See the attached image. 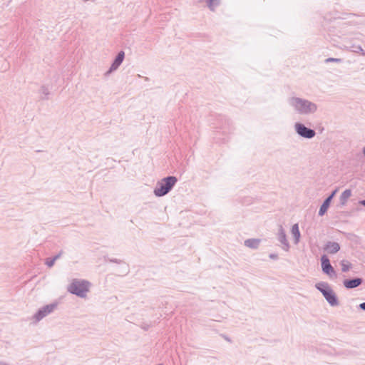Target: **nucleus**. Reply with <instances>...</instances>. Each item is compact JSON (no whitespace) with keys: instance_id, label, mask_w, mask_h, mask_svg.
<instances>
[{"instance_id":"3","label":"nucleus","mask_w":365,"mask_h":365,"mask_svg":"<svg viewBox=\"0 0 365 365\" xmlns=\"http://www.w3.org/2000/svg\"><path fill=\"white\" fill-rule=\"evenodd\" d=\"M90 285L91 283L87 280L73 279L68 285L67 290L71 294L84 298L86 297L87 292H89Z\"/></svg>"},{"instance_id":"20","label":"nucleus","mask_w":365,"mask_h":365,"mask_svg":"<svg viewBox=\"0 0 365 365\" xmlns=\"http://www.w3.org/2000/svg\"><path fill=\"white\" fill-rule=\"evenodd\" d=\"M105 260L108 261L110 262H114V263H118V264H120L123 262L120 259H118L115 258H109L108 257H105Z\"/></svg>"},{"instance_id":"4","label":"nucleus","mask_w":365,"mask_h":365,"mask_svg":"<svg viewBox=\"0 0 365 365\" xmlns=\"http://www.w3.org/2000/svg\"><path fill=\"white\" fill-rule=\"evenodd\" d=\"M315 287L324 296L327 302L331 307H336L339 304V300L335 292L331 288L329 284L325 282H320L315 284Z\"/></svg>"},{"instance_id":"25","label":"nucleus","mask_w":365,"mask_h":365,"mask_svg":"<svg viewBox=\"0 0 365 365\" xmlns=\"http://www.w3.org/2000/svg\"><path fill=\"white\" fill-rule=\"evenodd\" d=\"M63 253V251H61L58 254H57L56 255H55L53 259H54V261L56 262L58 259H59Z\"/></svg>"},{"instance_id":"11","label":"nucleus","mask_w":365,"mask_h":365,"mask_svg":"<svg viewBox=\"0 0 365 365\" xmlns=\"http://www.w3.org/2000/svg\"><path fill=\"white\" fill-rule=\"evenodd\" d=\"M324 250L329 254H336L340 250V245L336 242H328L324 247Z\"/></svg>"},{"instance_id":"27","label":"nucleus","mask_w":365,"mask_h":365,"mask_svg":"<svg viewBox=\"0 0 365 365\" xmlns=\"http://www.w3.org/2000/svg\"><path fill=\"white\" fill-rule=\"evenodd\" d=\"M359 204L365 207V199L359 200Z\"/></svg>"},{"instance_id":"30","label":"nucleus","mask_w":365,"mask_h":365,"mask_svg":"<svg viewBox=\"0 0 365 365\" xmlns=\"http://www.w3.org/2000/svg\"><path fill=\"white\" fill-rule=\"evenodd\" d=\"M225 339H226V340H227V341H230V340L228 338H227V337L225 338Z\"/></svg>"},{"instance_id":"24","label":"nucleus","mask_w":365,"mask_h":365,"mask_svg":"<svg viewBox=\"0 0 365 365\" xmlns=\"http://www.w3.org/2000/svg\"><path fill=\"white\" fill-rule=\"evenodd\" d=\"M337 192V190H334L330 195H329L327 198H330L329 200L331 201V200L333 199V197H334V195H336Z\"/></svg>"},{"instance_id":"17","label":"nucleus","mask_w":365,"mask_h":365,"mask_svg":"<svg viewBox=\"0 0 365 365\" xmlns=\"http://www.w3.org/2000/svg\"><path fill=\"white\" fill-rule=\"evenodd\" d=\"M340 264L341 266V271L343 272H346L349 271L351 267V264L348 261H346V260L341 261Z\"/></svg>"},{"instance_id":"19","label":"nucleus","mask_w":365,"mask_h":365,"mask_svg":"<svg viewBox=\"0 0 365 365\" xmlns=\"http://www.w3.org/2000/svg\"><path fill=\"white\" fill-rule=\"evenodd\" d=\"M331 62L341 63V62H342V59L338 58H331V57L325 59V63H331Z\"/></svg>"},{"instance_id":"29","label":"nucleus","mask_w":365,"mask_h":365,"mask_svg":"<svg viewBox=\"0 0 365 365\" xmlns=\"http://www.w3.org/2000/svg\"><path fill=\"white\" fill-rule=\"evenodd\" d=\"M143 329H145V330H147V329H148V326H145V327H143Z\"/></svg>"},{"instance_id":"2","label":"nucleus","mask_w":365,"mask_h":365,"mask_svg":"<svg viewBox=\"0 0 365 365\" xmlns=\"http://www.w3.org/2000/svg\"><path fill=\"white\" fill-rule=\"evenodd\" d=\"M178 179L175 176H168L158 182L154 189V195L157 197H163L167 195L175 186Z\"/></svg>"},{"instance_id":"28","label":"nucleus","mask_w":365,"mask_h":365,"mask_svg":"<svg viewBox=\"0 0 365 365\" xmlns=\"http://www.w3.org/2000/svg\"><path fill=\"white\" fill-rule=\"evenodd\" d=\"M362 153H363L364 156L365 157V146L363 148Z\"/></svg>"},{"instance_id":"6","label":"nucleus","mask_w":365,"mask_h":365,"mask_svg":"<svg viewBox=\"0 0 365 365\" xmlns=\"http://www.w3.org/2000/svg\"><path fill=\"white\" fill-rule=\"evenodd\" d=\"M56 307L57 303H52L43 306L38 310V312L34 315L33 318L35 319L36 322H38L45 317L53 312Z\"/></svg>"},{"instance_id":"21","label":"nucleus","mask_w":365,"mask_h":365,"mask_svg":"<svg viewBox=\"0 0 365 365\" xmlns=\"http://www.w3.org/2000/svg\"><path fill=\"white\" fill-rule=\"evenodd\" d=\"M40 92L43 94L45 96H48L50 93L48 88H46V86H41V89H40Z\"/></svg>"},{"instance_id":"14","label":"nucleus","mask_w":365,"mask_h":365,"mask_svg":"<svg viewBox=\"0 0 365 365\" xmlns=\"http://www.w3.org/2000/svg\"><path fill=\"white\" fill-rule=\"evenodd\" d=\"M329 199L330 198H326L324 200L322 205L320 206L319 213H318L319 216H323L327 212V211L330 205V203L331 202Z\"/></svg>"},{"instance_id":"26","label":"nucleus","mask_w":365,"mask_h":365,"mask_svg":"<svg viewBox=\"0 0 365 365\" xmlns=\"http://www.w3.org/2000/svg\"><path fill=\"white\" fill-rule=\"evenodd\" d=\"M359 308L364 311H365V302L361 303L359 304Z\"/></svg>"},{"instance_id":"22","label":"nucleus","mask_w":365,"mask_h":365,"mask_svg":"<svg viewBox=\"0 0 365 365\" xmlns=\"http://www.w3.org/2000/svg\"><path fill=\"white\" fill-rule=\"evenodd\" d=\"M55 263V261L53 258H47L46 259V264L48 267H51L53 266Z\"/></svg>"},{"instance_id":"18","label":"nucleus","mask_w":365,"mask_h":365,"mask_svg":"<svg viewBox=\"0 0 365 365\" xmlns=\"http://www.w3.org/2000/svg\"><path fill=\"white\" fill-rule=\"evenodd\" d=\"M350 51L355 53L362 52L364 50L360 45L353 44L349 46Z\"/></svg>"},{"instance_id":"8","label":"nucleus","mask_w":365,"mask_h":365,"mask_svg":"<svg viewBox=\"0 0 365 365\" xmlns=\"http://www.w3.org/2000/svg\"><path fill=\"white\" fill-rule=\"evenodd\" d=\"M124 58H125V53H124V51H120V52H118V53L115 56L110 68L108 69V71L106 72L105 75L108 76L112 72L116 71L118 68V67L120 66V64L123 63Z\"/></svg>"},{"instance_id":"15","label":"nucleus","mask_w":365,"mask_h":365,"mask_svg":"<svg viewBox=\"0 0 365 365\" xmlns=\"http://www.w3.org/2000/svg\"><path fill=\"white\" fill-rule=\"evenodd\" d=\"M291 232L294 237V243L296 245L298 244V242H299V238H300V232L299 230L298 224H294L292 225Z\"/></svg>"},{"instance_id":"12","label":"nucleus","mask_w":365,"mask_h":365,"mask_svg":"<svg viewBox=\"0 0 365 365\" xmlns=\"http://www.w3.org/2000/svg\"><path fill=\"white\" fill-rule=\"evenodd\" d=\"M259 243V239H247L245 241V245L252 249L258 248Z\"/></svg>"},{"instance_id":"16","label":"nucleus","mask_w":365,"mask_h":365,"mask_svg":"<svg viewBox=\"0 0 365 365\" xmlns=\"http://www.w3.org/2000/svg\"><path fill=\"white\" fill-rule=\"evenodd\" d=\"M207 6L211 11H215V8L220 4V0H206Z\"/></svg>"},{"instance_id":"1","label":"nucleus","mask_w":365,"mask_h":365,"mask_svg":"<svg viewBox=\"0 0 365 365\" xmlns=\"http://www.w3.org/2000/svg\"><path fill=\"white\" fill-rule=\"evenodd\" d=\"M289 104L300 115H309L315 113L317 106L314 103L299 97H292L288 100Z\"/></svg>"},{"instance_id":"13","label":"nucleus","mask_w":365,"mask_h":365,"mask_svg":"<svg viewBox=\"0 0 365 365\" xmlns=\"http://www.w3.org/2000/svg\"><path fill=\"white\" fill-rule=\"evenodd\" d=\"M351 195V190L350 189L345 190L340 195L339 200L341 205L346 204L348 199Z\"/></svg>"},{"instance_id":"10","label":"nucleus","mask_w":365,"mask_h":365,"mask_svg":"<svg viewBox=\"0 0 365 365\" xmlns=\"http://www.w3.org/2000/svg\"><path fill=\"white\" fill-rule=\"evenodd\" d=\"M278 240L283 245V250L288 251L289 248V244L287 240L286 233L282 225L279 226L278 232Z\"/></svg>"},{"instance_id":"9","label":"nucleus","mask_w":365,"mask_h":365,"mask_svg":"<svg viewBox=\"0 0 365 365\" xmlns=\"http://www.w3.org/2000/svg\"><path fill=\"white\" fill-rule=\"evenodd\" d=\"M362 282L363 279L361 278L355 277L344 280L343 284L346 289H354L360 286Z\"/></svg>"},{"instance_id":"23","label":"nucleus","mask_w":365,"mask_h":365,"mask_svg":"<svg viewBox=\"0 0 365 365\" xmlns=\"http://www.w3.org/2000/svg\"><path fill=\"white\" fill-rule=\"evenodd\" d=\"M269 258L274 260H276L278 259V255L275 253H271L269 255Z\"/></svg>"},{"instance_id":"5","label":"nucleus","mask_w":365,"mask_h":365,"mask_svg":"<svg viewBox=\"0 0 365 365\" xmlns=\"http://www.w3.org/2000/svg\"><path fill=\"white\" fill-rule=\"evenodd\" d=\"M294 127L296 133L303 138L312 139L316 135V132L314 129L307 128L302 123H295Z\"/></svg>"},{"instance_id":"7","label":"nucleus","mask_w":365,"mask_h":365,"mask_svg":"<svg viewBox=\"0 0 365 365\" xmlns=\"http://www.w3.org/2000/svg\"><path fill=\"white\" fill-rule=\"evenodd\" d=\"M321 265L322 272L324 274L329 275L330 277H336V272L326 255H322L321 257Z\"/></svg>"}]
</instances>
